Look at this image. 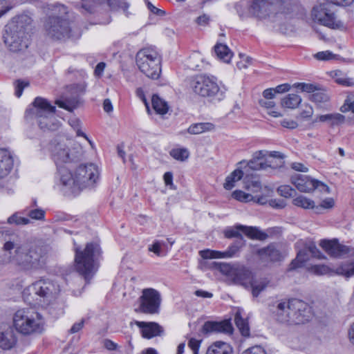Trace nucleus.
<instances>
[{
	"label": "nucleus",
	"instance_id": "nucleus-1",
	"mask_svg": "<svg viewBox=\"0 0 354 354\" xmlns=\"http://www.w3.org/2000/svg\"><path fill=\"white\" fill-rule=\"evenodd\" d=\"M12 263L21 270L36 272L46 264L44 249L23 241L18 235L0 232V264Z\"/></svg>",
	"mask_w": 354,
	"mask_h": 354
},
{
	"label": "nucleus",
	"instance_id": "nucleus-2",
	"mask_svg": "<svg viewBox=\"0 0 354 354\" xmlns=\"http://www.w3.org/2000/svg\"><path fill=\"white\" fill-rule=\"evenodd\" d=\"M98 167L93 163L80 165L74 173L67 167L59 169V180L66 189L75 194L93 187L99 180Z\"/></svg>",
	"mask_w": 354,
	"mask_h": 354
},
{
	"label": "nucleus",
	"instance_id": "nucleus-3",
	"mask_svg": "<svg viewBox=\"0 0 354 354\" xmlns=\"http://www.w3.org/2000/svg\"><path fill=\"white\" fill-rule=\"evenodd\" d=\"M32 19L27 15L15 17L6 26L3 35L4 42L13 52L27 48L28 35L31 30Z\"/></svg>",
	"mask_w": 354,
	"mask_h": 354
},
{
	"label": "nucleus",
	"instance_id": "nucleus-4",
	"mask_svg": "<svg viewBox=\"0 0 354 354\" xmlns=\"http://www.w3.org/2000/svg\"><path fill=\"white\" fill-rule=\"evenodd\" d=\"M12 326L23 335L39 334L44 330L45 320L42 315L34 308H21L13 315Z\"/></svg>",
	"mask_w": 354,
	"mask_h": 354
},
{
	"label": "nucleus",
	"instance_id": "nucleus-5",
	"mask_svg": "<svg viewBox=\"0 0 354 354\" xmlns=\"http://www.w3.org/2000/svg\"><path fill=\"white\" fill-rule=\"evenodd\" d=\"M75 269L88 283L97 269L95 260L100 254V245L95 243H88L84 250L75 247Z\"/></svg>",
	"mask_w": 354,
	"mask_h": 354
},
{
	"label": "nucleus",
	"instance_id": "nucleus-6",
	"mask_svg": "<svg viewBox=\"0 0 354 354\" xmlns=\"http://www.w3.org/2000/svg\"><path fill=\"white\" fill-rule=\"evenodd\" d=\"M33 108L26 111V117L31 113L37 120L38 124L44 130H56L59 124L56 121L54 115L56 111L46 99L37 97L32 102Z\"/></svg>",
	"mask_w": 354,
	"mask_h": 354
},
{
	"label": "nucleus",
	"instance_id": "nucleus-7",
	"mask_svg": "<svg viewBox=\"0 0 354 354\" xmlns=\"http://www.w3.org/2000/svg\"><path fill=\"white\" fill-rule=\"evenodd\" d=\"M189 87L195 94L201 97H215L218 100L224 97V92L219 88L214 76L205 74L195 75L189 81Z\"/></svg>",
	"mask_w": 354,
	"mask_h": 354
},
{
	"label": "nucleus",
	"instance_id": "nucleus-8",
	"mask_svg": "<svg viewBox=\"0 0 354 354\" xmlns=\"http://www.w3.org/2000/svg\"><path fill=\"white\" fill-rule=\"evenodd\" d=\"M59 290V286L53 280L41 277L24 289L23 295L30 302L28 296L33 301H44L58 294Z\"/></svg>",
	"mask_w": 354,
	"mask_h": 354
},
{
	"label": "nucleus",
	"instance_id": "nucleus-9",
	"mask_svg": "<svg viewBox=\"0 0 354 354\" xmlns=\"http://www.w3.org/2000/svg\"><path fill=\"white\" fill-rule=\"evenodd\" d=\"M55 11L59 16L50 17L45 25L47 35L54 39H62L70 37L69 22L64 17L68 13V8L63 4L57 3L54 6Z\"/></svg>",
	"mask_w": 354,
	"mask_h": 354
},
{
	"label": "nucleus",
	"instance_id": "nucleus-10",
	"mask_svg": "<svg viewBox=\"0 0 354 354\" xmlns=\"http://www.w3.org/2000/svg\"><path fill=\"white\" fill-rule=\"evenodd\" d=\"M136 64L147 77L156 80L160 73V59L158 52L152 48H145L136 55Z\"/></svg>",
	"mask_w": 354,
	"mask_h": 354
},
{
	"label": "nucleus",
	"instance_id": "nucleus-11",
	"mask_svg": "<svg viewBox=\"0 0 354 354\" xmlns=\"http://www.w3.org/2000/svg\"><path fill=\"white\" fill-rule=\"evenodd\" d=\"M311 17L315 22L333 29L343 27L342 22L335 13L334 6L328 1L315 5L311 11Z\"/></svg>",
	"mask_w": 354,
	"mask_h": 354
},
{
	"label": "nucleus",
	"instance_id": "nucleus-12",
	"mask_svg": "<svg viewBox=\"0 0 354 354\" xmlns=\"http://www.w3.org/2000/svg\"><path fill=\"white\" fill-rule=\"evenodd\" d=\"M217 268L233 283L242 286L246 289L248 288L249 281L252 279L253 274L251 270L245 266L238 263H218Z\"/></svg>",
	"mask_w": 354,
	"mask_h": 354
},
{
	"label": "nucleus",
	"instance_id": "nucleus-13",
	"mask_svg": "<svg viewBox=\"0 0 354 354\" xmlns=\"http://www.w3.org/2000/svg\"><path fill=\"white\" fill-rule=\"evenodd\" d=\"M82 154L83 149L80 144H74L73 149H70L64 144L57 143L52 149L53 158L57 165L59 174V169L65 167L62 166V163L75 161L80 159Z\"/></svg>",
	"mask_w": 354,
	"mask_h": 354
},
{
	"label": "nucleus",
	"instance_id": "nucleus-14",
	"mask_svg": "<svg viewBox=\"0 0 354 354\" xmlns=\"http://www.w3.org/2000/svg\"><path fill=\"white\" fill-rule=\"evenodd\" d=\"M162 301L160 293L153 288H145L139 297V308L140 312L154 315L160 311Z\"/></svg>",
	"mask_w": 354,
	"mask_h": 354
},
{
	"label": "nucleus",
	"instance_id": "nucleus-15",
	"mask_svg": "<svg viewBox=\"0 0 354 354\" xmlns=\"http://www.w3.org/2000/svg\"><path fill=\"white\" fill-rule=\"evenodd\" d=\"M312 271L320 275L337 274L346 277H353L354 276V254L342 261L335 268H331L326 265H315L312 267Z\"/></svg>",
	"mask_w": 354,
	"mask_h": 354
},
{
	"label": "nucleus",
	"instance_id": "nucleus-16",
	"mask_svg": "<svg viewBox=\"0 0 354 354\" xmlns=\"http://www.w3.org/2000/svg\"><path fill=\"white\" fill-rule=\"evenodd\" d=\"M290 306V325L304 324L310 319L312 315L311 307L307 303L298 299H292Z\"/></svg>",
	"mask_w": 354,
	"mask_h": 354
},
{
	"label": "nucleus",
	"instance_id": "nucleus-17",
	"mask_svg": "<svg viewBox=\"0 0 354 354\" xmlns=\"http://www.w3.org/2000/svg\"><path fill=\"white\" fill-rule=\"evenodd\" d=\"M241 232L244 233L250 239H256L259 240H265L268 235L266 233L259 230L255 227H248L242 225H238L235 227L227 228L224 231V234L226 238H241L243 236Z\"/></svg>",
	"mask_w": 354,
	"mask_h": 354
},
{
	"label": "nucleus",
	"instance_id": "nucleus-18",
	"mask_svg": "<svg viewBox=\"0 0 354 354\" xmlns=\"http://www.w3.org/2000/svg\"><path fill=\"white\" fill-rule=\"evenodd\" d=\"M281 4V0H253L250 12L259 18H265Z\"/></svg>",
	"mask_w": 354,
	"mask_h": 354
},
{
	"label": "nucleus",
	"instance_id": "nucleus-19",
	"mask_svg": "<svg viewBox=\"0 0 354 354\" xmlns=\"http://www.w3.org/2000/svg\"><path fill=\"white\" fill-rule=\"evenodd\" d=\"M136 325L142 337L145 339H152L155 337H160L164 335L165 330L162 326L154 322H142L135 320L130 325Z\"/></svg>",
	"mask_w": 354,
	"mask_h": 354
},
{
	"label": "nucleus",
	"instance_id": "nucleus-20",
	"mask_svg": "<svg viewBox=\"0 0 354 354\" xmlns=\"http://www.w3.org/2000/svg\"><path fill=\"white\" fill-rule=\"evenodd\" d=\"M290 308V299L288 301L281 300L276 301L271 310L277 320L290 325L292 314Z\"/></svg>",
	"mask_w": 354,
	"mask_h": 354
},
{
	"label": "nucleus",
	"instance_id": "nucleus-21",
	"mask_svg": "<svg viewBox=\"0 0 354 354\" xmlns=\"http://www.w3.org/2000/svg\"><path fill=\"white\" fill-rule=\"evenodd\" d=\"M291 183L301 192H310L315 189L317 183L308 176L296 174L291 176Z\"/></svg>",
	"mask_w": 354,
	"mask_h": 354
},
{
	"label": "nucleus",
	"instance_id": "nucleus-22",
	"mask_svg": "<svg viewBox=\"0 0 354 354\" xmlns=\"http://www.w3.org/2000/svg\"><path fill=\"white\" fill-rule=\"evenodd\" d=\"M202 331L205 334L211 333L231 334L233 327L230 320L206 322L203 326Z\"/></svg>",
	"mask_w": 354,
	"mask_h": 354
},
{
	"label": "nucleus",
	"instance_id": "nucleus-23",
	"mask_svg": "<svg viewBox=\"0 0 354 354\" xmlns=\"http://www.w3.org/2000/svg\"><path fill=\"white\" fill-rule=\"evenodd\" d=\"M242 243L241 242L236 243L229 246L224 252L216 250L201 251V256L204 259H221V258H232L236 255Z\"/></svg>",
	"mask_w": 354,
	"mask_h": 354
},
{
	"label": "nucleus",
	"instance_id": "nucleus-24",
	"mask_svg": "<svg viewBox=\"0 0 354 354\" xmlns=\"http://www.w3.org/2000/svg\"><path fill=\"white\" fill-rule=\"evenodd\" d=\"M17 342V337L14 327L6 326L0 328V348L9 350L13 348Z\"/></svg>",
	"mask_w": 354,
	"mask_h": 354
},
{
	"label": "nucleus",
	"instance_id": "nucleus-25",
	"mask_svg": "<svg viewBox=\"0 0 354 354\" xmlns=\"http://www.w3.org/2000/svg\"><path fill=\"white\" fill-rule=\"evenodd\" d=\"M308 253L313 257L320 258L318 253H319L318 249L313 243L309 244L304 250H299L296 259L292 261L290 264V269H295L301 267L302 264L308 259Z\"/></svg>",
	"mask_w": 354,
	"mask_h": 354
},
{
	"label": "nucleus",
	"instance_id": "nucleus-26",
	"mask_svg": "<svg viewBox=\"0 0 354 354\" xmlns=\"http://www.w3.org/2000/svg\"><path fill=\"white\" fill-rule=\"evenodd\" d=\"M13 166V154L6 149H0V178L7 176Z\"/></svg>",
	"mask_w": 354,
	"mask_h": 354
},
{
	"label": "nucleus",
	"instance_id": "nucleus-27",
	"mask_svg": "<svg viewBox=\"0 0 354 354\" xmlns=\"http://www.w3.org/2000/svg\"><path fill=\"white\" fill-rule=\"evenodd\" d=\"M320 245L328 254L335 257H340L348 252V247L339 244L336 240L322 241Z\"/></svg>",
	"mask_w": 354,
	"mask_h": 354
},
{
	"label": "nucleus",
	"instance_id": "nucleus-28",
	"mask_svg": "<svg viewBox=\"0 0 354 354\" xmlns=\"http://www.w3.org/2000/svg\"><path fill=\"white\" fill-rule=\"evenodd\" d=\"M258 254L262 259L273 262L279 261L283 258L280 251L276 249L272 245H268L267 248L260 249L258 251Z\"/></svg>",
	"mask_w": 354,
	"mask_h": 354
},
{
	"label": "nucleus",
	"instance_id": "nucleus-29",
	"mask_svg": "<svg viewBox=\"0 0 354 354\" xmlns=\"http://www.w3.org/2000/svg\"><path fill=\"white\" fill-rule=\"evenodd\" d=\"M345 116L339 113L320 115L317 116L313 122H328L331 126L339 125L344 122Z\"/></svg>",
	"mask_w": 354,
	"mask_h": 354
},
{
	"label": "nucleus",
	"instance_id": "nucleus-30",
	"mask_svg": "<svg viewBox=\"0 0 354 354\" xmlns=\"http://www.w3.org/2000/svg\"><path fill=\"white\" fill-rule=\"evenodd\" d=\"M269 283L270 281L267 278L257 279L252 276V279L249 281L248 289L250 288L253 297H257L266 288Z\"/></svg>",
	"mask_w": 354,
	"mask_h": 354
},
{
	"label": "nucleus",
	"instance_id": "nucleus-31",
	"mask_svg": "<svg viewBox=\"0 0 354 354\" xmlns=\"http://www.w3.org/2000/svg\"><path fill=\"white\" fill-rule=\"evenodd\" d=\"M206 354H233V348L227 343L216 342L208 347Z\"/></svg>",
	"mask_w": 354,
	"mask_h": 354
},
{
	"label": "nucleus",
	"instance_id": "nucleus-32",
	"mask_svg": "<svg viewBox=\"0 0 354 354\" xmlns=\"http://www.w3.org/2000/svg\"><path fill=\"white\" fill-rule=\"evenodd\" d=\"M214 52L217 57L225 63H229L233 56L228 46L223 44H217L214 46Z\"/></svg>",
	"mask_w": 354,
	"mask_h": 354
},
{
	"label": "nucleus",
	"instance_id": "nucleus-33",
	"mask_svg": "<svg viewBox=\"0 0 354 354\" xmlns=\"http://www.w3.org/2000/svg\"><path fill=\"white\" fill-rule=\"evenodd\" d=\"M152 107L156 113L165 115L169 110L167 102L160 98L158 95H153L151 98Z\"/></svg>",
	"mask_w": 354,
	"mask_h": 354
},
{
	"label": "nucleus",
	"instance_id": "nucleus-34",
	"mask_svg": "<svg viewBox=\"0 0 354 354\" xmlns=\"http://www.w3.org/2000/svg\"><path fill=\"white\" fill-rule=\"evenodd\" d=\"M214 125L210 122H201L192 124L187 129L190 134H200L214 130Z\"/></svg>",
	"mask_w": 354,
	"mask_h": 354
},
{
	"label": "nucleus",
	"instance_id": "nucleus-35",
	"mask_svg": "<svg viewBox=\"0 0 354 354\" xmlns=\"http://www.w3.org/2000/svg\"><path fill=\"white\" fill-rule=\"evenodd\" d=\"M301 102V97L297 95L290 93L281 100V106L287 109H296Z\"/></svg>",
	"mask_w": 354,
	"mask_h": 354
},
{
	"label": "nucleus",
	"instance_id": "nucleus-36",
	"mask_svg": "<svg viewBox=\"0 0 354 354\" xmlns=\"http://www.w3.org/2000/svg\"><path fill=\"white\" fill-rule=\"evenodd\" d=\"M234 322L236 327L240 330L241 335L244 337L250 336V328L248 325V322L246 319H244L241 313L237 312L234 316Z\"/></svg>",
	"mask_w": 354,
	"mask_h": 354
},
{
	"label": "nucleus",
	"instance_id": "nucleus-37",
	"mask_svg": "<svg viewBox=\"0 0 354 354\" xmlns=\"http://www.w3.org/2000/svg\"><path fill=\"white\" fill-rule=\"evenodd\" d=\"M243 176V172L242 170L239 169H235L226 178L224 188L228 190L232 189L234 187V183L241 180Z\"/></svg>",
	"mask_w": 354,
	"mask_h": 354
},
{
	"label": "nucleus",
	"instance_id": "nucleus-38",
	"mask_svg": "<svg viewBox=\"0 0 354 354\" xmlns=\"http://www.w3.org/2000/svg\"><path fill=\"white\" fill-rule=\"evenodd\" d=\"M68 124L69 125L76 131L77 136H82L85 139H86L91 146L93 147V143L91 140L88 139V138L86 136V135L82 131L81 127H82V123L79 118L76 117H72L68 120Z\"/></svg>",
	"mask_w": 354,
	"mask_h": 354
},
{
	"label": "nucleus",
	"instance_id": "nucleus-39",
	"mask_svg": "<svg viewBox=\"0 0 354 354\" xmlns=\"http://www.w3.org/2000/svg\"><path fill=\"white\" fill-rule=\"evenodd\" d=\"M310 100L318 105H321L329 100V96L325 91L317 88L310 95Z\"/></svg>",
	"mask_w": 354,
	"mask_h": 354
},
{
	"label": "nucleus",
	"instance_id": "nucleus-40",
	"mask_svg": "<svg viewBox=\"0 0 354 354\" xmlns=\"http://www.w3.org/2000/svg\"><path fill=\"white\" fill-rule=\"evenodd\" d=\"M292 203L295 206L300 207L304 209H313L315 207V202L304 196H299L294 198Z\"/></svg>",
	"mask_w": 354,
	"mask_h": 354
},
{
	"label": "nucleus",
	"instance_id": "nucleus-41",
	"mask_svg": "<svg viewBox=\"0 0 354 354\" xmlns=\"http://www.w3.org/2000/svg\"><path fill=\"white\" fill-rule=\"evenodd\" d=\"M248 167L252 170H265L268 167H270V162L268 161H258V160H255L253 157L248 162Z\"/></svg>",
	"mask_w": 354,
	"mask_h": 354
},
{
	"label": "nucleus",
	"instance_id": "nucleus-42",
	"mask_svg": "<svg viewBox=\"0 0 354 354\" xmlns=\"http://www.w3.org/2000/svg\"><path fill=\"white\" fill-rule=\"evenodd\" d=\"M8 223L15 224L17 225H24L30 223V219L27 217L21 216L19 213H15L8 218Z\"/></svg>",
	"mask_w": 354,
	"mask_h": 354
},
{
	"label": "nucleus",
	"instance_id": "nucleus-43",
	"mask_svg": "<svg viewBox=\"0 0 354 354\" xmlns=\"http://www.w3.org/2000/svg\"><path fill=\"white\" fill-rule=\"evenodd\" d=\"M170 155L176 160L184 161L189 157V151L186 149H174L170 151Z\"/></svg>",
	"mask_w": 354,
	"mask_h": 354
},
{
	"label": "nucleus",
	"instance_id": "nucleus-44",
	"mask_svg": "<svg viewBox=\"0 0 354 354\" xmlns=\"http://www.w3.org/2000/svg\"><path fill=\"white\" fill-rule=\"evenodd\" d=\"M342 113L351 112L354 114V95L347 96L344 103L340 108Z\"/></svg>",
	"mask_w": 354,
	"mask_h": 354
},
{
	"label": "nucleus",
	"instance_id": "nucleus-45",
	"mask_svg": "<svg viewBox=\"0 0 354 354\" xmlns=\"http://www.w3.org/2000/svg\"><path fill=\"white\" fill-rule=\"evenodd\" d=\"M232 197L241 202L247 203L253 200V196L250 194L245 193L241 190H235L232 194Z\"/></svg>",
	"mask_w": 354,
	"mask_h": 354
},
{
	"label": "nucleus",
	"instance_id": "nucleus-46",
	"mask_svg": "<svg viewBox=\"0 0 354 354\" xmlns=\"http://www.w3.org/2000/svg\"><path fill=\"white\" fill-rule=\"evenodd\" d=\"M26 214L30 218L38 221H43L45 218V211L41 209H34L26 210Z\"/></svg>",
	"mask_w": 354,
	"mask_h": 354
},
{
	"label": "nucleus",
	"instance_id": "nucleus-47",
	"mask_svg": "<svg viewBox=\"0 0 354 354\" xmlns=\"http://www.w3.org/2000/svg\"><path fill=\"white\" fill-rule=\"evenodd\" d=\"M55 104L60 108L66 109L68 111H73L74 109L77 107L76 102L75 101H63L57 100L55 101Z\"/></svg>",
	"mask_w": 354,
	"mask_h": 354
},
{
	"label": "nucleus",
	"instance_id": "nucleus-48",
	"mask_svg": "<svg viewBox=\"0 0 354 354\" xmlns=\"http://www.w3.org/2000/svg\"><path fill=\"white\" fill-rule=\"evenodd\" d=\"M278 193L285 198L292 197L295 194V190L289 185H281L277 189Z\"/></svg>",
	"mask_w": 354,
	"mask_h": 354
},
{
	"label": "nucleus",
	"instance_id": "nucleus-49",
	"mask_svg": "<svg viewBox=\"0 0 354 354\" xmlns=\"http://www.w3.org/2000/svg\"><path fill=\"white\" fill-rule=\"evenodd\" d=\"M314 111L310 105H305L304 109L297 116L298 120H308L313 115Z\"/></svg>",
	"mask_w": 354,
	"mask_h": 354
},
{
	"label": "nucleus",
	"instance_id": "nucleus-50",
	"mask_svg": "<svg viewBox=\"0 0 354 354\" xmlns=\"http://www.w3.org/2000/svg\"><path fill=\"white\" fill-rule=\"evenodd\" d=\"M245 187L253 193L259 192L261 189V183L257 180H252L250 183H246Z\"/></svg>",
	"mask_w": 354,
	"mask_h": 354
},
{
	"label": "nucleus",
	"instance_id": "nucleus-51",
	"mask_svg": "<svg viewBox=\"0 0 354 354\" xmlns=\"http://www.w3.org/2000/svg\"><path fill=\"white\" fill-rule=\"evenodd\" d=\"M163 245V242L157 241L149 247V250L153 252L157 256H162L161 248Z\"/></svg>",
	"mask_w": 354,
	"mask_h": 354
},
{
	"label": "nucleus",
	"instance_id": "nucleus-52",
	"mask_svg": "<svg viewBox=\"0 0 354 354\" xmlns=\"http://www.w3.org/2000/svg\"><path fill=\"white\" fill-rule=\"evenodd\" d=\"M241 354H267L260 346H255L245 350Z\"/></svg>",
	"mask_w": 354,
	"mask_h": 354
},
{
	"label": "nucleus",
	"instance_id": "nucleus-53",
	"mask_svg": "<svg viewBox=\"0 0 354 354\" xmlns=\"http://www.w3.org/2000/svg\"><path fill=\"white\" fill-rule=\"evenodd\" d=\"M315 57L318 60H330L333 58V55L328 50L322 51L315 54Z\"/></svg>",
	"mask_w": 354,
	"mask_h": 354
},
{
	"label": "nucleus",
	"instance_id": "nucleus-54",
	"mask_svg": "<svg viewBox=\"0 0 354 354\" xmlns=\"http://www.w3.org/2000/svg\"><path fill=\"white\" fill-rule=\"evenodd\" d=\"M201 341L194 338H191L188 342V346L193 351V354H198Z\"/></svg>",
	"mask_w": 354,
	"mask_h": 354
},
{
	"label": "nucleus",
	"instance_id": "nucleus-55",
	"mask_svg": "<svg viewBox=\"0 0 354 354\" xmlns=\"http://www.w3.org/2000/svg\"><path fill=\"white\" fill-rule=\"evenodd\" d=\"M281 124L282 127L290 129H296L298 127V124L296 121L292 119H283L281 121Z\"/></svg>",
	"mask_w": 354,
	"mask_h": 354
},
{
	"label": "nucleus",
	"instance_id": "nucleus-56",
	"mask_svg": "<svg viewBox=\"0 0 354 354\" xmlns=\"http://www.w3.org/2000/svg\"><path fill=\"white\" fill-rule=\"evenodd\" d=\"M28 86V82H24L18 80L17 84L16 86V91H15L16 96L17 97H19L22 95L24 88Z\"/></svg>",
	"mask_w": 354,
	"mask_h": 354
},
{
	"label": "nucleus",
	"instance_id": "nucleus-57",
	"mask_svg": "<svg viewBox=\"0 0 354 354\" xmlns=\"http://www.w3.org/2000/svg\"><path fill=\"white\" fill-rule=\"evenodd\" d=\"M84 325V319H82L78 322L73 324V325L69 330V333L73 334V333H76L79 332L83 328Z\"/></svg>",
	"mask_w": 354,
	"mask_h": 354
},
{
	"label": "nucleus",
	"instance_id": "nucleus-58",
	"mask_svg": "<svg viewBox=\"0 0 354 354\" xmlns=\"http://www.w3.org/2000/svg\"><path fill=\"white\" fill-rule=\"evenodd\" d=\"M210 17L206 14H203L196 19V22L199 26H206L209 24Z\"/></svg>",
	"mask_w": 354,
	"mask_h": 354
},
{
	"label": "nucleus",
	"instance_id": "nucleus-59",
	"mask_svg": "<svg viewBox=\"0 0 354 354\" xmlns=\"http://www.w3.org/2000/svg\"><path fill=\"white\" fill-rule=\"evenodd\" d=\"M335 205V201L332 198H327L322 201L320 207L324 209H330Z\"/></svg>",
	"mask_w": 354,
	"mask_h": 354
},
{
	"label": "nucleus",
	"instance_id": "nucleus-60",
	"mask_svg": "<svg viewBox=\"0 0 354 354\" xmlns=\"http://www.w3.org/2000/svg\"><path fill=\"white\" fill-rule=\"evenodd\" d=\"M291 168L297 171H301V172H308V168L300 162L292 163Z\"/></svg>",
	"mask_w": 354,
	"mask_h": 354
},
{
	"label": "nucleus",
	"instance_id": "nucleus-61",
	"mask_svg": "<svg viewBox=\"0 0 354 354\" xmlns=\"http://www.w3.org/2000/svg\"><path fill=\"white\" fill-rule=\"evenodd\" d=\"M268 154V151L266 150H260L254 152L252 155V157L255 160H258V161H262L263 158H265Z\"/></svg>",
	"mask_w": 354,
	"mask_h": 354
},
{
	"label": "nucleus",
	"instance_id": "nucleus-62",
	"mask_svg": "<svg viewBox=\"0 0 354 354\" xmlns=\"http://www.w3.org/2000/svg\"><path fill=\"white\" fill-rule=\"evenodd\" d=\"M290 86L288 84H283L273 88L275 93H283L290 90Z\"/></svg>",
	"mask_w": 354,
	"mask_h": 354
},
{
	"label": "nucleus",
	"instance_id": "nucleus-63",
	"mask_svg": "<svg viewBox=\"0 0 354 354\" xmlns=\"http://www.w3.org/2000/svg\"><path fill=\"white\" fill-rule=\"evenodd\" d=\"M105 66H106V64L104 62L98 63L95 68V71H94V73H95V76H97V77L102 76V75L104 72V70L105 68Z\"/></svg>",
	"mask_w": 354,
	"mask_h": 354
},
{
	"label": "nucleus",
	"instance_id": "nucleus-64",
	"mask_svg": "<svg viewBox=\"0 0 354 354\" xmlns=\"http://www.w3.org/2000/svg\"><path fill=\"white\" fill-rule=\"evenodd\" d=\"M164 180H165V183L167 186H170L171 187H173V174L171 172H166L165 174H164Z\"/></svg>",
	"mask_w": 354,
	"mask_h": 354
}]
</instances>
